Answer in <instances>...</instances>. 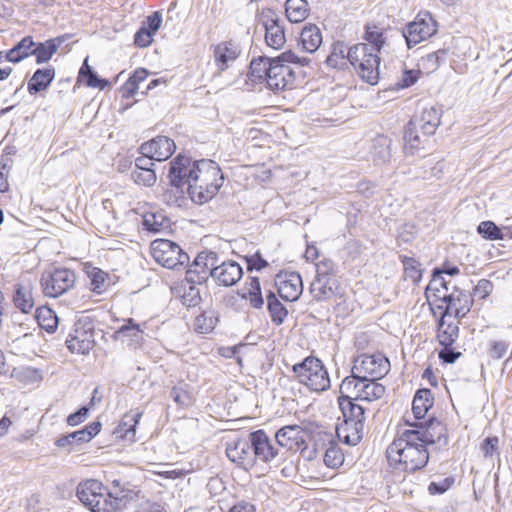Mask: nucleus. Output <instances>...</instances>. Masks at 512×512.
I'll return each instance as SVG.
<instances>
[{
    "label": "nucleus",
    "instance_id": "nucleus-1",
    "mask_svg": "<svg viewBox=\"0 0 512 512\" xmlns=\"http://www.w3.org/2000/svg\"><path fill=\"white\" fill-rule=\"evenodd\" d=\"M169 179L172 186L183 188L196 204L212 200L224 183V174L219 164L210 159L193 160L178 155L170 162Z\"/></svg>",
    "mask_w": 512,
    "mask_h": 512
},
{
    "label": "nucleus",
    "instance_id": "nucleus-2",
    "mask_svg": "<svg viewBox=\"0 0 512 512\" xmlns=\"http://www.w3.org/2000/svg\"><path fill=\"white\" fill-rule=\"evenodd\" d=\"M305 63V59L292 50L272 58L259 56L250 63L249 77L253 81L266 82L273 91L292 90L296 87L297 76L291 65L303 66Z\"/></svg>",
    "mask_w": 512,
    "mask_h": 512
},
{
    "label": "nucleus",
    "instance_id": "nucleus-3",
    "mask_svg": "<svg viewBox=\"0 0 512 512\" xmlns=\"http://www.w3.org/2000/svg\"><path fill=\"white\" fill-rule=\"evenodd\" d=\"M76 497L91 512H120L139 498V491L122 488L113 494L102 481L89 478L76 487Z\"/></svg>",
    "mask_w": 512,
    "mask_h": 512
},
{
    "label": "nucleus",
    "instance_id": "nucleus-4",
    "mask_svg": "<svg viewBox=\"0 0 512 512\" xmlns=\"http://www.w3.org/2000/svg\"><path fill=\"white\" fill-rule=\"evenodd\" d=\"M385 456L388 466L397 472L413 474L424 469L430 459L429 450L418 442L415 434L407 429L399 432L387 446Z\"/></svg>",
    "mask_w": 512,
    "mask_h": 512
},
{
    "label": "nucleus",
    "instance_id": "nucleus-5",
    "mask_svg": "<svg viewBox=\"0 0 512 512\" xmlns=\"http://www.w3.org/2000/svg\"><path fill=\"white\" fill-rule=\"evenodd\" d=\"M432 314H444L461 320L471 311L474 299L469 291L455 287L448 291L443 281H430L425 291Z\"/></svg>",
    "mask_w": 512,
    "mask_h": 512
},
{
    "label": "nucleus",
    "instance_id": "nucleus-6",
    "mask_svg": "<svg viewBox=\"0 0 512 512\" xmlns=\"http://www.w3.org/2000/svg\"><path fill=\"white\" fill-rule=\"evenodd\" d=\"M292 372L297 381L313 392H322L330 388V377L323 362L308 356L302 362L293 365Z\"/></svg>",
    "mask_w": 512,
    "mask_h": 512
},
{
    "label": "nucleus",
    "instance_id": "nucleus-7",
    "mask_svg": "<svg viewBox=\"0 0 512 512\" xmlns=\"http://www.w3.org/2000/svg\"><path fill=\"white\" fill-rule=\"evenodd\" d=\"M350 64L363 81L371 85L378 83L380 54L369 50L364 44L356 43L350 47Z\"/></svg>",
    "mask_w": 512,
    "mask_h": 512
},
{
    "label": "nucleus",
    "instance_id": "nucleus-8",
    "mask_svg": "<svg viewBox=\"0 0 512 512\" xmlns=\"http://www.w3.org/2000/svg\"><path fill=\"white\" fill-rule=\"evenodd\" d=\"M386 388L377 380L360 377H345L339 388V393L349 399L372 402L384 396Z\"/></svg>",
    "mask_w": 512,
    "mask_h": 512
},
{
    "label": "nucleus",
    "instance_id": "nucleus-9",
    "mask_svg": "<svg viewBox=\"0 0 512 512\" xmlns=\"http://www.w3.org/2000/svg\"><path fill=\"white\" fill-rule=\"evenodd\" d=\"M390 370V362L382 353H363L355 357L350 377L379 380Z\"/></svg>",
    "mask_w": 512,
    "mask_h": 512
},
{
    "label": "nucleus",
    "instance_id": "nucleus-10",
    "mask_svg": "<svg viewBox=\"0 0 512 512\" xmlns=\"http://www.w3.org/2000/svg\"><path fill=\"white\" fill-rule=\"evenodd\" d=\"M67 349L75 354H88L95 346L94 323L89 318L77 320L65 341Z\"/></svg>",
    "mask_w": 512,
    "mask_h": 512
},
{
    "label": "nucleus",
    "instance_id": "nucleus-11",
    "mask_svg": "<svg viewBox=\"0 0 512 512\" xmlns=\"http://www.w3.org/2000/svg\"><path fill=\"white\" fill-rule=\"evenodd\" d=\"M152 258L161 266L174 269L188 262V255L181 247L168 239H155L150 244Z\"/></svg>",
    "mask_w": 512,
    "mask_h": 512
},
{
    "label": "nucleus",
    "instance_id": "nucleus-12",
    "mask_svg": "<svg viewBox=\"0 0 512 512\" xmlns=\"http://www.w3.org/2000/svg\"><path fill=\"white\" fill-rule=\"evenodd\" d=\"M437 30L438 23L431 13L421 11L416 15L413 21L406 25L403 36L408 48H411L431 38L437 33Z\"/></svg>",
    "mask_w": 512,
    "mask_h": 512
},
{
    "label": "nucleus",
    "instance_id": "nucleus-13",
    "mask_svg": "<svg viewBox=\"0 0 512 512\" xmlns=\"http://www.w3.org/2000/svg\"><path fill=\"white\" fill-rule=\"evenodd\" d=\"M75 273L67 268H57L44 273L41 277V287L44 295L52 298L59 297L75 284Z\"/></svg>",
    "mask_w": 512,
    "mask_h": 512
},
{
    "label": "nucleus",
    "instance_id": "nucleus-14",
    "mask_svg": "<svg viewBox=\"0 0 512 512\" xmlns=\"http://www.w3.org/2000/svg\"><path fill=\"white\" fill-rule=\"evenodd\" d=\"M218 263V254L213 251H201L186 271V282L204 284L209 277L213 278L215 265Z\"/></svg>",
    "mask_w": 512,
    "mask_h": 512
},
{
    "label": "nucleus",
    "instance_id": "nucleus-15",
    "mask_svg": "<svg viewBox=\"0 0 512 512\" xmlns=\"http://www.w3.org/2000/svg\"><path fill=\"white\" fill-rule=\"evenodd\" d=\"M391 27L383 20H370L364 24L362 42L369 50L378 54L388 45V33Z\"/></svg>",
    "mask_w": 512,
    "mask_h": 512
},
{
    "label": "nucleus",
    "instance_id": "nucleus-16",
    "mask_svg": "<svg viewBox=\"0 0 512 512\" xmlns=\"http://www.w3.org/2000/svg\"><path fill=\"white\" fill-rule=\"evenodd\" d=\"M228 459L238 467L250 471L257 464V456L253 452L250 439L238 438L226 446Z\"/></svg>",
    "mask_w": 512,
    "mask_h": 512
},
{
    "label": "nucleus",
    "instance_id": "nucleus-17",
    "mask_svg": "<svg viewBox=\"0 0 512 512\" xmlns=\"http://www.w3.org/2000/svg\"><path fill=\"white\" fill-rule=\"evenodd\" d=\"M265 26V42L268 47L280 50L286 43L284 27L279 23L276 12L271 8H263L259 14Z\"/></svg>",
    "mask_w": 512,
    "mask_h": 512
},
{
    "label": "nucleus",
    "instance_id": "nucleus-18",
    "mask_svg": "<svg viewBox=\"0 0 512 512\" xmlns=\"http://www.w3.org/2000/svg\"><path fill=\"white\" fill-rule=\"evenodd\" d=\"M275 286L279 296L285 301H296L303 292L302 277L293 271H280L275 277Z\"/></svg>",
    "mask_w": 512,
    "mask_h": 512
},
{
    "label": "nucleus",
    "instance_id": "nucleus-19",
    "mask_svg": "<svg viewBox=\"0 0 512 512\" xmlns=\"http://www.w3.org/2000/svg\"><path fill=\"white\" fill-rule=\"evenodd\" d=\"M411 427L407 430L415 434L418 442L423 444L426 449L443 439H447L446 426L439 420L430 419L426 424H412Z\"/></svg>",
    "mask_w": 512,
    "mask_h": 512
},
{
    "label": "nucleus",
    "instance_id": "nucleus-20",
    "mask_svg": "<svg viewBox=\"0 0 512 512\" xmlns=\"http://www.w3.org/2000/svg\"><path fill=\"white\" fill-rule=\"evenodd\" d=\"M309 432L300 425H287L279 429L275 438L278 444L288 450L303 451L307 448Z\"/></svg>",
    "mask_w": 512,
    "mask_h": 512
},
{
    "label": "nucleus",
    "instance_id": "nucleus-21",
    "mask_svg": "<svg viewBox=\"0 0 512 512\" xmlns=\"http://www.w3.org/2000/svg\"><path fill=\"white\" fill-rule=\"evenodd\" d=\"M82 271L89 281V289L96 295L107 292L116 283V277L95 266L92 262L82 263Z\"/></svg>",
    "mask_w": 512,
    "mask_h": 512
},
{
    "label": "nucleus",
    "instance_id": "nucleus-22",
    "mask_svg": "<svg viewBox=\"0 0 512 512\" xmlns=\"http://www.w3.org/2000/svg\"><path fill=\"white\" fill-rule=\"evenodd\" d=\"M101 428L102 424L100 421H93L80 430L60 436L55 440V446L59 449L70 451L77 444L90 442L100 433Z\"/></svg>",
    "mask_w": 512,
    "mask_h": 512
},
{
    "label": "nucleus",
    "instance_id": "nucleus-23",
    "mask_svg": "<svg viewBox=\"0 0 512 512\" xmlns=\"http://www.w3.org/2000/svg\"><path fill=\"white\" fill-rule=\"evenodd\" d=\"M176 150V145L172 139L167 136L159 135L140 147L141 154L154 159L155 161H165L170 158Z\"/></svg>",
    "mask_w": 512,
    "mask_h": 512
},
{
    "label": "nucleus",
    "instance_id": "nucleus-24",
    "mask_svg": "<svg viewBox=\"0 0 512 512\" xmlns=\"http://www.w3.org/2000/svg\"><path fill=\"white\" fill-rule=\"evenodd\" d=\"M437 319L436 338L442 347H452L460 331V320L444 314H432Z\"/></svg>",
    "mask_w": 512,
    "mask_h": 512
},
{
    "label": "nucleus",
    "instance_id": "nucleus-25",
    "mask_svg": "<svg viewBox=\"0 0 512 512\" xmlns=\"http://www.w3.org/2000/svg\"><path fill=\"white\" fill-rule=\"evenodd\" d=\"M441 123V113L433 106L425 107L415 114L408 122L409 125L420 130L424 136H432Z\"/></svg>",
    "mask_w": 512,
    "mask_h": 512
},
{
    "label": "nucleus",
    "instance_id": "nucleus-26",
    "mask_svg": "<svg viewBox=\"0 0 512 512\" xmlns=\"http://www.w3.org/2000/svg\"><path fill=\"white\" fill-rule=\"evenodd\" d=\"M249 439L253 447V452L255 456H257V461L269 463L277 456L278 451L264 430L259 429L251 432Z\"/></svg>",
    "mask_w": 512,
    "mask_h": 512
},
{
    "label": "nucleus",
    "instance_id": "nucleus-27",
    "mask_svg": "<svg viewBox=\"0 0 512 512\" xmlns=\"http://www.w3.org/2000/svg\"><path fill=\"white\" fill-rule=\"evenodd\" d=\"M212 52L214 64L219 73L227 70L240 54L238 46L231 40L222 41L212 46Z\"/></svg>",
    "mask_w": 512,
    "mask_h": 512
},
{
    "label": "nucleus",
    "instance_id": "nucleus-28",
    "mask_svg": "<svg viewBox=\"0 0 512 512\" xmlns=\"http://www.w3.org/2000/svg\"><path fill=\"white\" fill-rule=\"evenodd\" d=\"M162 24V17L158 11L146 17L142 26L137 30L134 35V44L139 48H146L153 42V37L159 30Z\"/></svg>",
    "mask_w": 512,
    "mask_h": 512
},
{
    "label": "nucleus",
    "instance_id": "nucleus-29",
    "mask_svg": "<svg viewBox=\"0 0 512 512\" xmlns=\"http://www.w3.org/2000/svg\"><path fill=\"white\" fill-rule=\"evenodd\" d=\"M242 267L236 261H224L215 265L213 279L223 286H232L242 277Z\"/></svg>",
    "mask_w": 512,
    "mask_h": 512
},
{
    "label": "nucleus",
    "instance_id": "nucleus-30",
    "mask_svg": "<svg viewBox=\"0 0 512 512\" xmlns=\"http://www.w3.org/2000/svg\"><path fill=\"white\" fill-rule=\"evenodd\" d=\"M12 302L24 314H29L33 310L35 300L31 281H22L14 286Z\"/></svg>",
    "mask_w": 512,
    "mask_h": 512
},
{
    "label": "nucleus",
    "instance_id": "nucleus-31",
    "mask_svg": "<svg viewBox=\"0 0 512 512\" xmlns=\"http://www.w3.org/2000/svg\"><path fill=\"white\" fill-rule=\"evenodd\" d=\"M143 413L138 408L130 409L121 418L119 424L114 429L113 434L122 440H134L136 426L138 425Z\"/></svg>",
    "mask_w": 512,
    "mask_h": 512
},
{
    "label": "nucleus",
    "instance_id": "nucleus-32",
    "mask_svg": "<svg viewBox=\"0 0 512 512\" xmlns=\"http://www.w3.org/2000/svg\"><path fill=\"white\" fill-rule=\"evenodd\" d=\"M55 75L56 70L51 65L37 69L27 83L28 93L36 95L46 91L53 82Z\"/></svg>",
    "mask_w": 512,
    "mask_h": 512
},
{
    "label": "nucleus",
    "instance_id": "nucleus-33",
    "mask_svg": "<svg viewBox=\"0 0 512 512\" xmlns=\"http://www.w3.org/2000/svg\"><path fill=\"white\" fill-rule=\"evenodd\" d=\"M339 288V281L336 277L315 278L310 285V292L316 300H327L332 298Z\"/></svg>",
    "mask_w": 512,
    "mask_h": 512
},
{
    "label": "nucleus",
    "instance_id": "nucleus-34",
    "mask_svg": "<svg viewBox=\"0 0 512 512\" xmlns=\"http://www.w3.org/2000/svg\"><path fill=\"white\" fill-rule=\"evenodd\" d=\"M477 233L485 240L498 241L512 239V227H499L491 220L482 221L477 226Z\"/></svg>",
    "mask_w": 512,
    "mask_h": 512
},
{
    "label": "nucleus",
    "instance_id": "nucleus-35",
    "mask_svg": "<svg viewBox=\"0 0 512 512\" xmlns=\"http://www.w3.org/2000/svg\"><path fill=\"white\" fill-rule=\"evenodd\" d=\"M434 405V396L430 389L421 388L418 389L413 397L412 401V412L417 420L425 418L428 411Z\"/></svg>",
    "mask_w": 512,
    "mask_h": 512
},
{
    "label": "nucleus",
    "instance_id": "nucleus-36",
    "mask_svg": "<svg viewBox=\"0 0 512 512\" xmlns=\"http://www.w3.org/2000/svg\"><path fill=\"white\" fill-rule=\"evenodd\" d=\"M350 63V47L347 48L344 42L336 41L331 46V51L326 58L328 67L344 69Z\"/></svg>",
    "mask_w": 512,
    "mask_h": 512
},
{
    "label": "nucleus",
    "instance_id": "nucleus-37",
    "mask_svg": "<svg viewBox=\"0 0 512 512\" xmlns=\"http://www.w3.org/2000/svg\"><path fill=\"white\" fill-rule=\"evenodd\" d=\"M363 428L362 423L343 421L337 427V436L348 445H357L363 438Z\"/></svg>",
    "mask_w": 512,
    "mask_h": 512
},
{
    "label": "nucleus",
    "instance_id": "nucleus-38",
    "mask_svg": "<svg viewBox=\"0 0 512 512\" xmlns=\"http://www.w3.org/2000/svg\"><path fill=\"white\" fill-rule=\"evenodd\" d=\"M356 399L346 398L344 395H339L338 404L343 413L344 421H352L364 424L365 410L359 404H356Z\"/></svg>",
    "mask_w": 512,
    "mask_h": 512
},
{
    "label": "nucleus",
    "instance_id": "nucleus-39",
    "mask_svg": "<svg viewBox=\"0 0 512 512\" xmlns=\"http://www.w3.org/2000/svg\"><path fill=\"white\" fill-rule=\"evenodd\" d=\"M77 84L84 85L89 88H97L103 90L108 86L109 82L106 79L98 77L92 71L91 66L88 64V57H86L79 69Z\"/></svg>",
    "mask_w": 512,
    "mask_h": 512
},
{
    "label": "nucleus",
    "instance_id": "nucleus-40",
    "mask_svg": "<svg viewBox=\"0 0 512 512\" xmlns=\"http://www.w3.org/2000/svg\"><path fill=\"white\" fill-rule=\"evenodd\" d=\"M35 42L31 36L22 38L13 48L5 52V60L11 63H19L33 55Z\"/></svg>",
    "mask_w": 512,
    "mask_h": 512
},
{
    "label": "nucleus",
    "instance_id": "nucleus-41",
    "mask_svg": "<svg viewBox=\"0 0 512 512\" xmlns=\"http://www.w3.org/2000/svg\"><path fill=\"white\" fill-rule=\"evenodd\" d=\"M285 15L291 23H302L310 15V6L307 0H287Z\"/></svg>",
    "mask_w": 512,
    "mask_h": 512
},
{
    "label": "nucleus",
    "instance_id": "nucleus-42",
    "mask_svg": "<svg viewBox=\"0 0 512 512\" xmlns=\"http://www.w3.org/2000/svg\"><path fill=\"white\" fill-rule=\"evenodd\" d=\"M144 324L136 323L132 318L124 320V323L115 331V336L121 340L139 343L143 341Z\"/></svg>",
    "mask_w": 512,
    "mask_h": 512
},
{
    "label": "nucleus",
    "instance_id": "nucleus-43",
    "mask_svg": "<svg viewBox=\"0 0 512 512\" xmlns=\"http://www.w3.org/2000/svg\"><path fill=\"white\" fill-rule=\"evenodd\" d=\"M242 298L248 300L253 308H261L264 304L260 280L258 277H249L243 287Z\"/></svg>",
    "mask_w": 512,
    "mask_h": 512
},
{
    "label": "nucleus",
    "instance_id": "nucleus-44",
    "mask_svg": "<svg viewBox=\"0 0 512 512\" xmlns=\"http://www.w3.org/2000/svg\"><path fill=\"white\" fill-rule=\"evenodd\" d=\"M300 41L307 52L313 53L318 50L322 44V33L318 26L315 24L306 25L301 31Z\"/></svg>",
    "mask_w": 512,
    "mask_h": 512
},
{
    "label": "nucleus",
    "instance_id": "nucleus-45",
    "mask_svg": "<svg viewBox=\"0 0 512 512\" xmlns=\"http://www.w3.org/2000/svg\"><path fill=\"white\" fill-rule=\"evenodd\" d=\"M430 136H424L419 129L407 124L404 131V149L413 154L425 148Z\"/></svg>",
    "mask_w": 512,
    "mask_h": 512
},
{
    "label": "nucleus",
    "instance_id": "nucleus-46",
    "mask_svg": "<svg viewBox=\"0 0 512 512\" xmlns=\"http://www.w3.org/2000/svg\"><path fill=\"white\" fill-rule=\"evenodd\" d=\"M399 260L403 266L404 280L411 281L413 284H418L423 276L421 263L415 257L407 255H400Z\"/></svg>",
    "mask_w": 512,
    "mask_h": 512
},
{
    "label": "nucleus",
    "instance_id": "nucleus-47",
    "mask_svg": "<svg viewBox=\"0 0 512 512\" xmlns=\"http://www.w3.org/2000/svg\"><path fill=\"white\" fill-rule=\"evenodd\" d=\"M148 75L149 72L145 68L140 67L135 69L120 88L122 97L126 99L133 97L139 89V84L144 82Z\"/></svg>",
    "mask_w": 512,
    "mask_h": 512
},
{
    "label": "nucleus",
    "instance_id": "nucleus-48",
    "mask_svg": "<svg viewBox=\"0 0 512 512\" xmlns=\"http://www.w3.org/2000/svg\"><path fill=\"white\" fill-rule=\"evenodd\" d=\"M218 323V317L213 311H204L197 315L192 322L195 333L205 335L211 333Z\"/></svg>",
    "mask_w": 512,
    "mask_h": 512
},
{
    "label": "nucleus",
    "instance_id": "nucleus-49",
    "mask_svg": "<svg viewBox=\"0 0 512 512\" xmlns=\"http://www.w3.org/2000/svg\"><path fill=\"white\" fill-rule=\"evenodd\" d=\"M38 325L48 333H54L58 327V317L49 306H40L35 311Z\"/></svg>",
    "mask_w": 512,
    "mask_h": 512
},
{
    "label": "nucleus",
    "instance_id": "nucleus-50",
    "mask_svg": "<svg viewBox=\"0 0 512 512\" xmlns=\"http://www.w3.org/2000/svg\"><path fill=\"white\" fill-rule=\"evenodd\" d=\"M59 41L57 39H49L45 42L35 43L33 47V55L37 64L47 63L57 52Z\"/></svg>",
    "mask_w": 512,
    "mask_h": 512
},
{
    "label": "nucleus",
    "instance_id": "nucleus-51",
    "mask_svg": "<svg viewBox=\"0 0 512 512\" xmlns=\"http://www.w3.org/2000/svg\"><path fill=\"white\" fill-rule=\"evenodd\" d=\"M345 455L341 447L334 441L329 442L323 455V462L330 469H338L344 463Z\"/></svg>",
    "mask_w": 512,
    "mask_h": 512
},
{
    "label": "nucleus",
    "instance_id": "nucleus-52",
    "mask_svg": "<svg viewBox=\"0 0 512 512\" xmlns=\"http://www.w3.org/2000/svg\"><path fill=\"white\" fill-rule=\"evenodd\" d=\"M267 307L272 322L276 325L282 324L288 315V311L285 306L276 298L273 292H269L267 295Z\"/></svg>",
    "mask_w": 512,
    "mask_h": 512
},
{
    "label": "nucleus",
    "instance_id": "nucleus-53",
    "mask_svg": "<svg viewBox=\"0 0 512 512\" xmlns=\"http://www.w3.org/2000/svg\"><path fill=\"white\" fill-rule=\"evenodd\" d=\"M198 285L187 283L185 278L179 286V292L182 293L181 297L189 306H195L201 300L200 291L197 288Z\"/></svg>",
    "mask_w": 512,
    "mask_h": 512
},
{
    "label": "nucleus",
    "instance_id": "nucleus-54",
    "mask_svg": "<svg viewBox=\"0 0 512 512\" xmlns=\"http://www.w3.org/2000/svg\"><path fill=\"white\" fill-rule=\"evenodd\" d=\"M131 177L137 185L144 187L153 186L157 180L154 169H134Z\"/></svg>",
    "mask_w": 512,
    "mask_h": 512
},
{
    "label": "nucleus",
    "instance_id": "nucleus-55",
    "mask_svg": "<svg viewBox=\"0 0 512 512\" xmlns=\"http://www.w3.org/2000/svg\"><path fill=\"white\" fill-rule=\"evenodd\" d=\"M509 349V342L503 339L491 340L487 346V355L493 360L503 358Z\"/></svg>",
    "mask_w": 512,
    "mask_h": 512
},
{
    "label": "nucleus",
    "instance_id": "nucleus-56",
    "mask_svg": "<svg viewBox=\"0 0 512 512\" xmlns=\"http://www.w3.org/2000/svg\"><path fill=\"white\" fill-rule=\"evenodd\" d=\"M337 271V265L332 259L323 258L316 263L315 278L336 277Z\"/></svg>",
    "mask_w": 512,
    "mask_h": 512
},
{
    "label": "nucleus",
    "instance_id": "nucleus-57",
    "mask_svg": "<svg viewBox=\"0 0 512 512\" xmlns=\"http://www.w3.org/2000/svg\"><path fill=\"white\" fill-rule=\"evenodd\" d=\"M460 273V269L457 265H455L453 262L451 261H445L442 263V265L440 267H436L433 269L432 271V280L431 281H434L435 279H438V281H443L444 282V279L442 277L443 274H447V275H450V276H456Z\"/></svg>",
    "mask_w": 512,
    "mask_h": 512
},
{
    "label": "nucleus",
    "instance_id": "nucleus-58",
    "mask_svg": "<svg viewBox=\"0 0 512 512\" xmlns=\"http://www.w3.org/2000/svg\"><path fill=\"white\" fill-rule=\"evenodd\" d=\"M170 395L175 403L183 407L190 405L192 402V397L189 391L183 387H173Z\"/></svg>",
    "mask_w": 512,
    "mask_h": 512
},
{
    "label": "nucleus",
    "instance_id": "nucleus-59",
    "mask_svg": "<svg viewBox=\"0 0 512 512\" xmlns=\"http://www.w3.org/2000/svg\"><path fill=\"white\" fill-rule=\"evenodd\" d=\"M421 75V71L417 69L404 70L402 75L397 82L399 88H408L414 85Z\"/></svg>",
    "mask_w": 512,
    "mask_h": 512
},
{
    "label": "nucleus",
    "instance_id": "nucleus-60",
    "mask_svg": "<svg viewBox=\"0 0 512 512\" xmlns=\"http://www.w3.org/2000/svg\"><path fill=\"white\" fill-rule=\"evenodd\" d=\"M248 271H261L269 266V263L261 256L259 252L245 257Z\"/></svg>",
    "mask_w": 512,
    "mask_h": 512
},
{
    "label": "nucleus",
    "instance_id": "nucleus-61",
    "mask_svg": "<svg viewBox=\"0 0 512 512\" xmlns=\"http://www.w3.org/2000/svg\"><path fill=\"white\" fill-rule=\"evenodd\" d=\"M163 217L154 213H148L144 216L143 225L148 231L159 232L163 228Z\"/></svg>",
    "mask_w": 512,
    "mask_h": 512
},
{
    "label": "nucleus",
    "instance_id": "nucleus-62",
    "mask_svg": "<svg viewBox=\"0 0 512 512\" xmlns=\"http://www.w3.org/2000/svg\"><path fill=\"white\" fill-rule=\"evenodd\" d=\"M454 483L453 477H447L440 482H431L428 486V492L431 495L442 494L446 492Z\"/></svg>",
    "mask_w": 512,
    "mask_h": 512
},
{
    "label": "nucleus",
    "instance_id": "nucleus-63",
    "mask_svg": "<svg viewBox=\"0 0 512 512\" xmlns=\"http://www.w3.org/2000/svg\"><path fill=\"white\" fill-rule=\"evenodd\" d=\"M89 415V407L83 406L75 413L68 415L66 423L68 426L74 427L83 423Z\"/></svg>",
    "mask_w": 512,
    "mask_h": 512
},
{
    "label": "nucleus",
    "instance_id": "nucleus-64",
    "mask_svg": "<svg viewBox=\"0 0 512 512\" xmlns=\"http://www.w3.org/2000/svg\"><path fill=\"white\" fill-rule=\"evenodd\" d=\"M499 445V438L497 436L487 437L481 443V451L484 457H491L497 451Z\"/></svg>",
    "mask_w": 512,
    "mask_h": 512
}]
</instances>
